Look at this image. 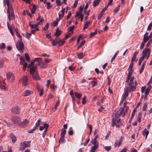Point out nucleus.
<instances>
[{
	"mask_svg": "<svg viewBox=\"0 0 152 152\" xmlns=\"http://www.w3.org/2000/svg\"><path fill=\"white\" fill-rule=\"evenodd\" d=\"M85 43V40H83L80 43V45L78 46V48L79 49L80 48L83 46Z\"/></svg>",
	"mask_w": 152,
	"mask_h": 152,
	"instance_id": "09e8293b",
	"label": "nucleus"
},
{
	"mask_svg": "<svg viewBox=\"0 0 152 152\" xmlns=\"http://www.w3.org/2000/svg\"><path fill=\"white\" fill-rule=\"evenodd\" d=\"M42 60V59L41 58H35L34 59V61H40Z\"/></svg>",
	"mask_w": 152,
	"mask_h": 152,
	"instance_id": "4d7b16f0",
	"label": "nucleus"
},
{
	"mask_svg": "<svg viewBox=\"0 0 152 152\" xmlns=\"http://www.w3.org/2000/svg\"><path fill=\"white\" fill-rule=\"evenodd\" d=\"M83 9V8L82 7H80L78 11L77 12H76V14L75 15V18L77 17L79 15H80V14H81L82 13Z\"/></svg>",
	"mask_w": 152,
	"mask_h": 152,
	"instance_id": "f3484780",
	"label": "nucleus"
},
{
	"mask_svg": "<svg viewBox=\"0 0 152 152\" xmlns=\"http://www.w3.org/2000/svg\"><path fill=\"white\" fill-rule=\"evenodd\" d=\"M0 88L4 90H7V87L6 84L2 81V78L0 77Z\"/></svg>",
	"mask_w": 152,
	"mask_h": 152,
	"instance_id": "9d476101",
	"label": "nucleus"
},
{
	"mask_svg": "<svg viewBox=\"0 0 152 152\" xmlns=\"http://www.w3.org/2000/svg\"><path fill=\"white\" fill-rule=\"evenodd\" d=\"M64 136H61V137L60 138L59 140V142H61L62 143L63 142H64Z\"/></svg>",
	"mask_w": 152,
	"mask_h": 152,
	"instance_id": "6e6d98bb",
	"label": "nucleus"
},
{
	"mask_svg": "<svg viewBox=\"0 0 152 152\" xmlns=\"http://www.w3.org/2000/svg\"><path fill=\"white\" fill-rule=\"evenodd\" d=\"M100 0H95L94 1L93 4V6L95 7L97 6L99 4Z\"/></svg>",
	"mask_w": 152,
	"mask_h": 152,
	"instance_id": "c756f323",
	"label": "nucleus"
},
{
	"mask_svg": "<svg viewBox=\"0 0 152 152\" xmlns=\"http://www.w3.org/2000/svg\"><path fill=\"white\" fill-rule=\"evenodd\" d=\"M51 31H48L47 33L46 34V37L48 38H50V37H51V36H50V34H51Z\"/></svg>",
	"mask_w": 152,
	"mask_h": 152,
	"instance_id": "a19ab883",
	"label": "nucleus"
},
{
	"mask_svg": "<svg viewBox=\"0 0 152 152\" xmlns=\"http://www.w3.org/2000/svg\"><path fill=\"white\" fill-rule=\"evenodd\" d=\"M91 84L93 87H94L96 84V81H93L91 82Z\"/></svg>",
	"mask_w": 152,
	"mask_h": 152,
	"instance_id": "680f3d73",
	"label": "nucleus"
},
{
	"mask_svg": "<svg viewBox=\"0 0 152 152\" xmlns=\"http://www.w3.org/2000/svg\"><path fill=\"white\" fill-rule=\"evenodd\" d=\"M97 33V31H95L94 32L91 33V36L90 37H92L95 35H96Z\"/></svg>",
	"mask_w": 152,
	"mask_h": 152,
	"instance_id": "774afa93",
	"label": "nucleus"
},
{
	"mask_svg": "<svg viewBox=\"0 0 152 152\" xmlns=\"http://www.w3.org/2000/svg\"><path fill=\"white\" fill-rule=\"evenodd\" d=\"M61 0H56V3L57 6H59L61 5L63 3L61 2Z\"/></svg>",
	"mask_w": 152,
	"mask_h": 152,
	"instance_id": "58836bf2",
	"label": "nucleus"
},
{
	"mask_svg": "<svg viewBox=\"0 0 152 152\" xmlns=\"http://www.w3.org/2000/svg\"><path fill=\"white\" fill-rule=\"evenodd\" d=\"M16 47L18 50L21 53H23V50L24 49V45L22 41V40H18L16 44Z\"/></svg>",
	"mask_w": 152,
	"mask_h": 152,
	"instance_id": "39448f33",
	"label": "nucleus"
},
{
	"mask_svg": "<svg viewBox=\"0 0 152 152\" xmlns=\"http://www.w3.org/2000/svg\"><path fill=\"white\" fill-rule=\"evenodd\" d=\"M21 81L23 86H26L28 84L27 77L26 76H24L22 79H21Z\"/></svg>",
	"mask_w": 152,
	"mask_h": 152,
	"instance_id": "2eb2a0df",
	"label": "nucleus"
},
{
	"mask_svg": "<svg viewBox=\"0 0 152 152\" xmlns=\"http://www.w3.org/2000/svg\"><path fill=\"white\" fill-rule=\"evenodd\" d=\"M131 74L130 72L129 73L126 82L129 83V86L130 91H134L136 89V86L137 85V83L135 80L134 77H131Z\"/></svg>",
	"mask_w": 152,
	"mask_h": 152,
	"instance_id": "f257e3e1",
	"label": "nucleus"
},
{
	"mask_svg": "<svg viewBox=\"0 0 152 152\" xmlns=\"http://www.w3.org/2000/svg\"><path fill=\"white\" fill-rule=\"evenodd\" d=\"M150 54V49L148 48H145L143 51L142 52V57L144 58H146V59H147L149 58Z\"/></svg>",
	"mask_w": 152,
	"mask_h": 152,
	"instance_id": "0eeeda50",
	"label": "nucleus"
},
{
	"mask_svg": "<svg viewBox=\"0 0 152 152\" xmlns=\"http://www.w3.org/2000/svg\"><path fill=\"white\" fill-rule=\"evenodd\" d=\"M4 60L3 59L0 60V69L2 68L3 66Z\"/></svg>",
	"mask_w": 152,
	"mask_h": 152,
	"instance_id": "de8ad7c7",
	"label": "nucleus"
},
{
	"mask_svg": "<svg viewBox=\"0 0 152 152\" xmlns=\"http://www.w3.org/2000/svg\"><path fill=\"white\" fill-rule=\"evenodd\" d=\"M122 142V140L120 139L118 140H116L114 144V147L115 148L119 147L121 145Z\"/></svg>",
	"mask_w": 152,
	"mask_h": 152,
	"instance_id": "dca6fc26",
	"label": "nucleus"
},
{
	"mask_svg": "<svg viewBox=\"0 0 152 152\" xmlns=\"http://www.w3.org/2000/svg\"><path fill=\"white\" fill-rule=\"evenodd\" d=\"M20 63L21 65H23L24 64H27L25 62V60L24 59H21V58H20Z\"/></svg>",
	"mask_w": 152,
	"mask_h": 152,
	"instance_id": "13d9d810",
	"label": "nucleus"
},
{
	"mask_svg": "<svg viewBox=\"0 0 152 152\" xmlns=\"http://www.w3.org/2000/svg\"><path fill=\"white\" fill-rule=\"evenodd\" d=\"M47 5V8L48 9H49L52 7V6L50 5V3L49 2H47L46 4Z\"/></svg>",
	"mask_w": 152,
	"mask_h": 152,
	"instance_id": "37998d69",
	"label": "nucleus"
},
{
	"mask_svg": "<svg viewBox=\"0 0 152 152\" xmlns=\"http://www.w3.org/2000/svg\"><path fill=\"white\" fill-rule=\"evenodd\" d=\"M75 97L79 99L82 96V95L81 94L78 93L77 92H75Z\"/></svg>",
	"mask_w": 152,
	"mask_h": 152,
	"instance_id": "7c9ffc66",
	"label": "nucleus"
},
{
	"mask_svg": "<svg viewBox=\"0 0 152 152\" xmlns=\"http://www.w3.org/2000/svg\"><path fill=\"white\" fill-rule=\"evenodd\" d=\"M72 34H73L72 32H69V33H68L66 35L65 37L64 38V39H66L67 38H68Z\"/></svg>",
	"mask_w": 152,
	"mask_h": 152,
	"instance_id": "79ce46f5",
	"label": "nucleus"
},
{
	"mask_svg": "<svg viewBox=\"0 0 152 152\" xmlns=\"http://www.w3.org/2000/svg\"><path fill=\"white\" fill-rule=\"evenodd\" d=\"M91 142L93 144L98 143L97 140H94L93 139L91 140Z\"/></svg>",
	"mask_w": 152,
	"mask_h": 152,
	"instance_id": "69168bd1",
	"label": "nucleus"
},
{
	"mask_svg": "<svg viewBox=\"0 0 152 152\" xmlns=\"http://www.w3.org/2000/svg\"><path fill=\"white\" fill-rule=\"evenodd\" d=\"M29 25L31 27V28H37V27H38V26L37 24H31V23L29 24Z\"/></svg>",
	"mask_w": 152,
	"mask_h": 152,
	"instance_id": "2f4dec72",
	"label": "nucleus"
},
{
	"mask_svg": "<svg viewBox=\"0 0 152 152\" xmlns=\"http://www.w3.org/2000/svg\"><path fill=\"white\" fill-rule=\"evenodd\" d=\"M83 53H79L77 55L78 58L79 59H81L83 57Z\"/></svg>",
	"mask_w": 152,
	"mask_h": 152,
	"instance_id": "49530a36",
	"label": "nucleus"
},
{
	"mask_svg": "<svg viewBox=\"0 0 152 152\" xmlns=\"http://www.w3.org/2000/svg\"><path fill=\"white\" fill-rule=\"evenodd\" d=\"M38 65L40 66L43 68H46L47 66V64L43 62H39Z\"/></svg>",
	"mask_w": 152,
	"mask_h": 152,
	"instance_id": "6ab92c4d",
	"label": "nucleus"
},
{
	"mask_svg": "<svg viewBox=\"0 0 152 152\" xmlns=\"http://www.w3.org/2000/svg\"><path fill=\"white\" fill-rule=\"evenodd\" d=\"M28 122L27 119H25L20 124L19 126L22 127H26L28 126Z\"/></svg>",
	"mask_w": 152,
	"mask_h": 152,
	"instance_id": "ddd939ff",
	"label": "nucleus"
},
{
	"mask_svg": "<svg viewBox=\"0 0 152 152\" xmlns=\"http://www.w3.org/2000/svg\"><path fill=\"white\" fill-rule=\"evenodd\" d=\"M118 51H117L116 53H115V54L113 56V57H112L111 61V62L112 63V62L115 59V57H116V56L117 55V54L118 53Z\"/></svg>",
	"mask_w": 152,
	"mask_h": 152,
	"instance_id": "4c0bfd02",
	"label": "nucleus"
},
{
	"mask_svg": "<svg viewBox=\"0 0 152 152\" xmlns=\"http://www.w3.org/2000/svg\"><path fill=\"white\" fill-rule=\"evenodd\" d=\"M61 31H60L59 30L58 28H57L55 34V35L56 37H58L61 34Z\"/></svg>",
	"mask_w": 152,
	"mask_h": 152,
	"instance_id": "393cba45",
	"label": "nucleus"
},
{
	"mask_svg": "<svg viewBox=\"0 0 152 152\" xmlns=\"http://www.w3.org/2000/svg\"><path fill=\"white\" fill-rule=\"evenodd\" d=\"M70 94L73 100H74L75 99L74 96L73 92L72 90H71L70 91Z\"/></svg>",
	"mask_w": 152,
	"mask_h": 152,
	"instance_id": "603ef678",
	"label": "nucleus"
},
{
	"mask_svg": "<svg viewBox=\"0 0 152 152\" xmlns=\"http://www.w3.org/2000/svg\"><path fill=\"white\" fill-rule=\"evenodd\" d=\"M23 14L24 15H29L31 17L32 16V15H31L28 11H23Z\"/></svg>",
	"mask_w": 152,
	"mask_h": 152,
	"instance_id": "e433bc0d",
	"label": "nucleus"
},
{
	"mask_svg": "<svg viewBox=\"0 0 152 152\" xmlns=\"http://www.w3.org/2000/svg\"><path fill=\"white\" fill-rule=\"evenodd\" d=\"M66 130L64 128L62 129L61 130V136H64L66 133Z\"/></svg>",
	"mask_w": 152,
	"mask_h": 152,
	"instance_id": "a878e982",
	"label": "nucleus"
},
{
	"mask_svg": "<svg viewBox=\"0 0 152 152\" xmlns=\"http://www.w3.org/2000/svg\"><path fill=\"white\" fill-rule=\"evenodd\" d=\"M94 145V146L92 148L90 152H95V151L98 148V143L95 144Z\"/></svg>",
	"mask_w": 152,
	"mask_h": 152,
	"instance_id": "a211bd4d",
	"label": "nucleus"
},
{
	"mask_svg": "<svg viewBox=\"0 0 152 152\" xmlns=\"http://www.w3.org/2000/svg\"><path fill=\"white\" fill-rule=\"evenodd\" d=\"M133 62H132L131 61V63L130 64V65L129 66V68L128 69V70L129 71V72H130V73L131 74L132 71V68L133 67Z\"/></svg>",
	"mask_w": 152,
	"mask_h": 152,
	"instance_id": "c85d7f7f",
	"label": "nucleus"
},
{
	"mask_svg": "<svg viewBox=\"0 0 152 152\" xmlns=\"http://www.w3.org/2000/svg\"><path fill=\"white\" fill-rule=\"evenodd\" d=\"M151 88V85H149L148 88L146 89L145 91V95H147L148 94L149 92V91L150 90Z\"/></svg>",
	"mask_w": 152,
	"mask_h": 152,
	"instance_id": "cd10ccee",
	"label": "nucleus"
},
{
	"mask_svg": "<svg viewBox=\"0 0 152 152\" xmlns=\"http://www.w3.org/2000/svg\"><path fill=\"white\" fill-rule=\"evenodd\" d=\"M30 72L33 77L37 80H39L40 78L38 75V72L37 70V67L34 66L30 69Z\"/></svg>",
	"mask_w": 152,
	"mask_h": 152,
	"instance_id": "f03ea898",
	"label": "nucleus"
},
{
	"mask_svg": "<svg viewBox=\"0 0 152 152\" xmlns=\"http://www.w3.org/2000/svg\"><path fill=\"white\" fill-rule=\"evenodd\" d=\"M150 38V37H149V36H144L143 41L145 42H146Z\"/></svg>",
	"mask_w": 152,
	"mask_h": 152,
	"instance_id": "c03bdc74",
	"label": "nucleus"
},
{
	"mask_svg": "<svg viewBox=\"0 0 152 152\" xmlns=\"http://www.w3.org/2000/svg\"><path fill=\"white\" fill-rule=\"evenodd\" d=\"M49 24L47 23L45 27L43 28V30L44 31H46L48 28Z\"/></svg>",
	"mask_w": 152,
	"mask_h": 152,
	"instance_id": "864d4df0",
	"label": "nucleus"
},
{
	"mask_svg": "<svg viewBox=\"0 0 152 152\" xmlns=\"http://www.w3.org/2000/svg\"><path fill=\"white\" fill-rule=\"evenodd\" d=\"M16 34L17 36L19 38V39L18 40H21V37L20 36V34H19L18 33V32L17 31H16Z\"/></svg>",
	"mask_w": 152,
	"mask_h": 152,
	"instance_id": "bf43d9fd",
	"label": "nucleus"
},
{
	"mask_svg": "<svg viewBox=\"0 0 152 152\" xmlns=\"http://www.w3.org/2000/svg\"><path fill=\"white\" fill-rule=\"evenodd\" d=\"M135 111H136V108H135L134 110L133 111V112L131 116L130 119V121H131L132 120V119L133 118L134 116L135 115Z\"/></svg>",
	"mask_w": 152,
	"mask_h": 152,
	"instance_id": "72a5a7b5",
	"label": "nucleus"
},
{
	"mask_svg": "<svg viewBox=\"0 0 152 152\" xmlns=\"http://www.w3.org/2000/svg\"><path fill=\"white\" fill-rule=\"evenodd\" d=\"M90 22L86 21L84 23V27L83 28V29L85 30L87 28L88 26L90 25Z\"/></svg>",
	"mask_w": 152,
	"mask_h": 152,
	"instance_id": "412c9836",
	"label": "nucleus"
},
{
	"mask_svg": "<svg viewBox=\"0 0 152 152\" xmlns=\"http://www.w3.org/2000/svg\"><path fill=\"white\" fill-rule=\"evenodd\" d=\"M37 90L40 92L39 93V96H41L43 94V88L42 86H39L37 84Z\"/></svg>",
	"mask_w": 152,
	"mask_h": 152,
	"instance_id": "4468645a",
	"label": "nucleus"
},
{
	"mask_svg": "<svg viewBox=\"0 0 152 152\" xmlns=\"http://www.w3.org/2000/svg\"><path fill=\"white\" fill-rule=\"evenodd\" d=\"M58 40L57 39H56L55 40L52 41L51 43L53 45L55 46L58 43Z\"/></svg>",
	"mask_w": 152,
	"mask_h": 152,
	"instance_id": "c9c22d12",
	"label": "nucleus"
},
{
	"mask_svg": "<svg viewBox=\"0 0 152 152\" xmlns=\"http://www.w3.org/2000/svg\"><path fill=\"white\" fill-rule=\"evenodd\" d=\"M104 148L107 151H109L111 150V147L110 146H106L104 147Z\"/></svg>",
	"mask_w": 152,
	"mask_h": 152,
	"instance_id": "5fc2aeb1",
	"label": "nucleus"
},
{
	"mask_svg": "<svg viewBox=\"0 0 152 152\" xmlns=\"http://www.w3.org/2000/svg\"><path fill=\"white\" fill-rule=\"evenodd\" d=\"M144 58L142 56L141 57H140L139 60V65H140L141 64L142 61L143 60Z\"/></svg>",
	"mask_w": 152,
	"mask_h": 152,
	"instance_id": "3c124183",
	"label": "nucleus"
},
{
	"mask_svg": "<svg viewBox=\"0 0 152 152\" xmlns=\"http://www.w3.org/2000/svg\"><path fill=\"white\" fill-rule=\"evenodd\" d=\"M129 108L126 107L125 109L123 107L121 109H119L116 113L115 117L116 118H118L119 116L122 115L123 117L125 116L126 113Z\"/></svg>",
	"mask_w": 152,
	"mask_h": 152,
	"instance_id": "20e7f679",
	"label": "nucleus"
},
{
	"mask_svg": "<svg viewBox=\"0 0 152 152\" xmlns=\"http://www.w3.org/2000/svg\"><path fill=\"white\" fill-rule=\"evenodd\" d=\"M146 63V61H144L142 64V67H141V69L140 71V73H141L142 72V71L143 70V69L144 68V65Z\"/></svg>",
	"mask_w": 152,
	"mask_h": 152,
	"instance_id": "ea45409f",
	"label": "nucleus"
},
{
	"mask_svg": "<svg viewBox=\"0 0 152 152\" xmlns=\"http://www.w3.org/2000/svg\"><path fill=\"white\" fill-rule=\"evenodd\" d=\"M25 57L26 59V60L28 62H29L30 61V59L28 54V53L25 54Z\"/></svg>",
	"mask_w": 152,
	"mask_h": 152,
	"instance_id": "a18cd8bd",
	"label": "nucleus"
},
{
	"mask_svg": "<svg viewBox=\"0 0 152 152\" xmlns=\"http://www.w3.org/2000/svg\"><path fill=\"white\" fill-rule=\"evenodd\" d=\"M8 7V9L7 12L8 13V18L9 20H13L14 18V15L13 8H12L11 5L9 3L6 4Z\"/></svg>",
	"mask_w": 152,
	"mask_h": 152,
	"instance_id": "7ed1b4c3",
	"label": "nucleus"
},
{
	"mask_svg": "<svg viewBox=\"0 0 152 152\" xmlns=\"http://www.w3.org/2000/svg\"><path fill=\"white\" fill-rule=\"evenodd\" d=\"M23 65V71H25L26 70V67L28 66H27V64H24L23 65Z\"/></svg>",
	"mask_w": 152,
	"mask_h": 152,
	"instance_id": "e2e57ef3",
	"label": "nucleus"
},
{
	"mask_svg": "<svg viewBox=\"0 0 152 152\" xmlns=\"http://www.w3.org/2000/svg\"><path fill=\"white\" fill-rule=\"evenodd\" d=\"M152 39H151L149 41L148 43L147 44V45H146V47H147L146 48H148V47L149 46V45H150L152 43Z\"/></svg>",
	"mask_w": 152,
	"mask_h": 152,
	"instance_id": "052dcab7",
	"label": "nucleus"
},
{
	"mask_svg": "<svg viewBox=\"0 0 152 152\" xmlns=\"http://www.w3.org/2000/svg\"><path fill=\"white\" fill-rule=\"evenodd\" d=\"M12 112L15 114H18V107H15L12 109Z\"/></svg>",
	"mask_w": 152,
	"mask_h": 152,
	"instance_id": "aec40b11",
	"label": "nucleus"
},
{
	"mask_svg": "<svg viewBox=\"0 0 152 152\" xmlns=\"http://www.w3.org/2000/svg\"><path fill=\"white\" fill-rule=\"evenodd\" d=\"M30 141H26L22 142L20 143V151L24 150L27 147H29L30 145Z\"/></svg>",
	"mask_w": 152,
	"mask_h": 152,
	"instance_id": "423d86ee",
	"label": "nucleus"
},
{
	"mask_svg": "<svg viewBox=\"0 0 152 152\" xmlns=\"http://www.w3.org/2000/svg\"><path fill=\"white\" fill-rule=\"evenodd\" d=\"M130 91L129 89V88H126L124 95L123 96V97L122 100H121L120 102V104L121 105L123 104V102L124 101H125L126 98L128 96V93L129 92L131 91Z\"/></svg>",
	"mask_w": 152,
	"mask_h": 152,
	"instance_id": "6e6552de",
	"label": "nucleus"
},
{
	"mask_svg": "<svg viewBox=\"0 0 152 152\" xmlns=\"http://www.w3.org/2000/svg\"><path fill=\"white\" fill-rule=\"evenodd\" d=\"M65 42V41L64 40V39H62L60 40H58V44L59 46H61L64 44Z\"/></svg>",
	"mask_w": 152,
	"mask_h": 152,
	"instance_id": "f704fd0d",
	"label": "nucleus"
},
{
	"mask_svg": "<svg viewBox=\"0 0 152 152\" xmlns=\"http://www.w3.org/2000/svg\"><path fill=\"white\" fill-rule=\"evenodd\" d=\"M7 26H8V29H9L10 32L11 33L12 35L13 36V32H12V31L11 28H10V26H8V23H7Z\"/></svg>",
	"mask_w": 152,
	"mask_h": 152,
	"instance_id": "0e129e2a",
	"label": "nucleus"
},
{
	"mask_svg": "<svg viewBox=\"0 0 152 152\" xmlns=\"http://www.w3.org/2000/svg\"><path fill=\"white\" fill-rule=\"evenodd\" d=\"M48 125L46 124H44L43 126H41L39 127V130L41 131L44 128H47Z\"/></svg>",
	"mask_w": 152,
	"mask_h": 152,
	"instance_id": "b1692460",
	"label": "nucleus"
},
{
	"mask_svg": "<svg viewBox=\"0 0 152 152\" xmlns=\"http://www.w3.org/2000/svg\"><path fill=\"white\" fill-rule=\"evenodd\" d=\"M91 4V1H89L86 4V6L84 8V13H85L86 12V10L88 8L89 5Z\"/></svg>",
	"mask_w": 152,
	"mask_h": 152,
	"instance_id": "bb28decb",
	"label": "nucleus"
},
{
	"mask_svg": "<svg viewBox=\"0 0 152 152\" xmlns=\"http://www.w3.org/2000/svg\"><path fill=\"white\" fill-rule=\"evenodd\" d=\"M12 121L15 124L18 123L20 121V119L17 117L14 116L11 118Z\"/></svg>",
	"mask_w": 152,
	"mask_h": 152,
	"instance_id": "f8f14e48",
	"label": "nucleus"
},
{
	"mask_svg": "<svg viewBox=\"0 0 152 152\" xmlns=\"http://www.w3.org/2000/svg\"><path fill=\"white\" fill-rule=\"evenodd\" d=\"M33 91L29 89H26L25 90L23 93L22 96H29L33 94Z\"/></svg>",
	"mask_w": 152,
	"mask_h": 152,
	"instance_id": "1a4fd4ad",
	"label": "nucleus"
},
{
	"mask_svg": "<svg viewBox=\"0 0 152 152\" xmlns=\"http://www.w3.org/2000/svg\"><path fill=\"white\" fill-rule=\"evenodd\" d=\"M43 21V20L42 19L40 20L37 23H36L37 26H38L39 25L42 24Z\"/></svg>",
	"mask_w": 152,
	"mask_h": 152,
	"instance_id": "338daca9",
	"label": "nucleus"
},
{
	"mask_svg": "<svg viewBox=\"0 0 152 152\" xmlns=\"http://www.w3.org/2000/svg\"><path fill=\"white\" fill-rule=\"evenodd\" d=\"M36 7L35 5H33V6L32 8L31 9V13L33 14L36 11Z\"/></svg>",
	"mask_w": 152,
	"mask_h": 152,
	"instance_id": "473e14b6",
	"label": "nucleus"
},
{
	"mask_svg": "<svg viewBox=\"0 0 152 152\" xmlns=\"http://www.w3.org/2000/svg\"><path fill=\"white\" fill-rule=\"evenodd\" d=\"M6 77L7 79L8 80H13L14 79V75L11 72H7Z\"/></svg>",
	"mask_w": 152,
	"mask_h": 152,
	"instance_id": "9b49d317",
	"label": "nucleus"
},
{
	"mask_svg": "<svg viewBox=\"0 0 152 152\" xmlns=\"http://www.w3.org/2000/svg\"><path fill=\"white\" fill-rule=\"evenodd\" d=\"M149 133V132L148 130L145 129L142 133V134L143 136H145V138L146 139L147 138V136Z\"/></svg>",
	"mask_w": 152,
	"mask_h": 152,
	"instance_id": "5701e85b",
	"label": "nucleus"
},
{
	"mask_svg": "<svg viewBox=\"0 0 152 152\" xmlns=\"http://www.w3.org/2000/svg\"><path fill=\"white\" fill-rule=\"evenodd\" d=\"M10 137L12 140V142L13 143H15L17 140L16 137L13 134H11L10 135Z\"/></svg>",
	"mask_w": 152,
	"mask_h": 152,
	"instance_id": "4be33fe9",
	"label": "nucleus"
},
{
	"mask_svg": "<svg viewBox=\"0 0 152 152\" xmlns=\"http://www.w3.org/2000/svg\"><path fill=\"white\" fill-rule=\"evenodd\" d=\"M141 116V113H139L138 114V118L137 119V121L140 123L141 121L140 118Z\"/></svg>",
	"mask_w": 152,
	"mask_h": 152,
	"instance_id": "8fccbe9b",
	"label": "nucleus"
}]
</instances>
